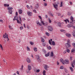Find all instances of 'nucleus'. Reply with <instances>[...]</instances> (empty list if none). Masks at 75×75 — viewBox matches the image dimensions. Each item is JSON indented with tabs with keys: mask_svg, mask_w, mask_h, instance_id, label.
<instances>
[{
	"mask_svg": "<svg viewBox=\"0 0 75 75\" xmlns=\"http://www.w3.org/2000/svg\"><path fill=\"white\" fill-rule=\"evenodd\" d=\"M8 11L11 14H12V12H13V11L11 10H13V8L12 7H8Z\"/></svg>",
	"mask_w": 75,
	"mask_h": 75,
	"instance_id": "1",
	"label": "nucleus"
},
{
	"mask_svg": "<svg viewBox=\"0 0 75 75\" xmlns=\"http://www.w3.org/2000/svg\"><path fill=\"white\" fill-rule=\"evenodd\" d=\"M3 37L4 38H7L8 39H7V40L9 41V39H8V34H6V33H5V34L4 35Z\"/></svg>",
	"mask_w": 75,
	"mask_h": 75,
	"instance_id": "2",
	"label": "nucleus"
},
{
	"mask_svg": "<svg viewBox=\"0 0 75 75\" xmlns=\"http://www.w3.org/2000/svg\"><path fill=\"white\" fill-rule=\"evenodd\" d=\"M53 6L56 9V10H58V8H57V7H58V5H57V4H56V3H54V4H53Z\"/></svg>",
	"mask_w": 75,
	"mask_h": 75,
	"instance_id": "3",
	"label": "nucleus"
},
{
	"mask_svg": "<svg viewBox=\"0 0 75 75\" xmlns=\"http://www.w3.org/2000/svg\"><path fill=\"white\" fill-rule=\"evenodd\" d=\"M49 31H51L53 30V29L52 28V27L51 26H49L47 27Z\"/></svg>",
	"mask_w": 75,
	"mask_h": 75,
	"instance_id": "4",
	"label": "nucleus"
},
{
	"mask_svg": "<svg viewBox=\"0 0 75 75\" xmlns=\"http://www.w3.org/2000/svg\"><path fill=\"white\" fill-rule=\"evenodd\" d=\"M27 14L29 16H33L32 12H30V11L27 12Z\"/></svg>",
	"mask_w": 75,
	"mask_h": 75,
	"instance_id": "5",
	"label": "nucleus"
},
{
	"mask_svg": "<svg viewBox=\"0 0 75 75\" xmlns=\"http://www.w3.org/2000/svg\"><path fill=\"white\" fill-rule=\"evenodd\" d=\"M65 46L67 48H69V47H71L70 43H66L65 44Z\"/></svg>",
	"mask_w": 75,
	"mask_h": 75,
	"instance_id": "6",
	"label": "nucleus"
},
{
	"mask_svg": "<svg viewBox=\"0 0 75 75\" xmlns=\"http://www.w3.org/2000/svg\"><path fill=\"white\" fill-rule=\"evenodd\" d=\"M75 64V60H74L71 63V67L73 68H74V65Z\"/></svg>",
	"mask_w": 75,
	"mask_h": 75,
	"instance_id": "7",
	"label": "nucleus"
},
{
	"mask_svg": "<svg viewBox=\"0 0 75 75\" xmlns=\"http://www.w3.org/2000/svg\"><path fill=\"white\" fill-rule=\"evenodd\" d=\"M44 68L45 70L47 71L48 70V68H49V66L47 65H45V66Z\"/></svg>",
	"mask_w": 75,
	"mask_h": 75,
	"instance_id": "8",
	"label": "nucleus"
},
{
	"mask_svg": "<svg viewBox=\"0 0 75 75\" xmlns=\"http://www.w3.org/2000/svg\"><path fill=\"white\" fill-rule=\"evenodd\" d=\"M73 23H72L71 24H68L67 26L68 28H70V27H71L73 26Z\"/></svg>",
	"mask_w": 75,
	"mask_h": 75,
	"instance_id": "9",
	"label": "nucleus"
},
{
	"mask_svg": "<svg viewBox=\"0 0 75 75\" xmlns=\"http://www.w3.org/2000/svg\"><path fill=\"white\" fill-rule=\"evenodd\" d=\"M41 23L43 25H44L45 26H46V25H47L48 24L47 23H46V24H45L44 22L42 21H41Z\"/></svg>",
	"mask_w": 75,
	"mask_h": 75,
	"instance_id": "10",
	"label": "nucleus"
},
{
	"mask_svg": "<svg viewBox=\"0 0 75 75\" xmlns=\"http://www.w3.org/2000/svg\"><path fill=\"white\" fill-rule=\"evenodd\" d=\"M66 35L67 37H71V35L69 33H66Z\"/></svg>",
	"mask_w": 75,
	"mask_h": 75,
	"instance_id": "11",
	"label": "nucleus"
},
{
	"mask_svg": "<svg viewBox=\"0 0 75 75\" xmlns=\"http://www.w3.org/2000/svg\"><path fill=\"white\" fill-rule=\"evenodd\" d=\"M60 61L61 62H62V64H63V65H64V64H65V63H64V61L63 59H60Z\"/></svg>",
	"mask_w": 75,
	"mask_h": 75,
	"instance_id": "12",
	"label": "nucleus"
},
{
	"mask_svg": "<svg viewBox=\"0 0 75 75\" xmlns=\"http://www.w3.org/2000/svg\"><path fill=\"white\" fill-rule=\"evenodd\" d=\"M28 70H31V66L30 65H28Z\"/></svg>",
	"mask_w": 75,
	"mask_h": 75,
	"instance_id": "13",
	"label": "nucleus"
},
{
	"mask_svg": "<svg viewBox=\"0 0 75 75\" xmlns=\"http://www.w3.org/2000/svg\"><path fill=\"white\" fill-rule=\"evenodd\" d=\"M64 62L65 64H69V61L68 60H65Z\"/></svg>",
	"mask_w": 75,
	"mask_h": 75,
	"instance_id": "14",
	"label": "nucleus"
},
{
	"mask_svg": "<svg viewBox=\"0 0 75 75\" xmlns=\"http://www.w3.org/2000/svg\"><path fill=\"white\" fill-rule=\"evenodd\" d=\"M27 61L28 62V63H30V59L29 58H28L27 59Z\"/></svg>",
	"mask_w": 75,
	"mask_h": 75,
	"instance_id": "15",
	"label": "nucleus"
},
{
	"mask_svg": "<svg viewBox=\"0 0 75 75\" xmlns=\"http://www.w3.org/2000/svg\"><path fill=\"white\" fill-rule=\"evenodd\" d=\"M52 45H55V43L54 41H52Z\"/></svg>",
	"mask_w": 75,
	"mask_h": 75,
	"instance_id": "16",
	"label": "nucleus"
},
{
	"mask_svg": "<svg viewBox=\"0 0 75 75\" xmlns=\"http://www.w3.org/2000/svg\"><path fill=\"white\" fill-rule=\"evenodd\" d=\"M18 13L19 14H22V13H23V11L21 10H20L19 11Z\"/></svg>",
	"mask_w": 75,
	"mask_h": 75,
	"instance_id": "17",
	"label": "nucleus"
},
{
	"mask_svg": "<svg viewBox=\"0 0 75 75\" xmlns=\"http://www.w3.org/2000/svg\"><path fill=\"white\" fill-rule=\"evenodd\" d=\"M4 6L5 7H8L9 6V4H4Z\"/></svg>",
	"mask_w": 75,
	"mask_h": 75,
	"instance_id": "18",
	"label": "nucleus"
},
{
	"mask_svg": "<svg viewBox=\"0 0 75 75\" xmlns=\"http://www.w3.org/2000/svg\"><path fill=\"white\" fill-rule=\"evenodd\" d=\"M39 6V5L38 4L36 5V6H35V8H38V7Z\"/></svg>",
	"mask_w": 75,
	"mask_h": 75,
	"instance_id": "19",
	"label": "nucleus"
},
{
	"mask_svg": "<svg viewBox=\"0 0 75 75\" xmlns=\"http://www.w3.org/2000/svg\"><path fill=\"white\" fill-rule=\"evenodd\" d=\"M73 19H74V18H73L72 16H71L70 17V20H71L72 22H73Z\"/></svg>",
	"mask_w": 75,
	"mask_h": 75,
	"instance_id": "20",
	"label": "nucleus"
},
{
	"mask_svg": "<svg viewBox=\"0 0 75 75\" xmlns=\"http://www.w3.org/2000/svg\"><path fill=\"white\" fill-rule=\"evenodd\" d=\"M50 55H51V57H52L54 56V54L53 53V52H51Z\"/></svg>",
	"mask_w": 75,
	"mask_h": 75,
	"instance_id": "21",
	"label": "nucleus"
},
{
	"mask_svg": "<svg viewBox=\"0 0 75 75\" xmlns=\"http://www.w3.org/2000/svg\"><path fill=\"white\" fill-rule=\"evenodd\" d=\"M49 55L50 54L49 53H48L47 54H45V57H48Z\"/></svg>",
	"mask_w": 75,
	"mask_h": 75,
	"instance_id": "22",
	"label": "nucleus"
},
{
	"mask_svg": "<svg viewBox=\"0 0 75 75\" xmlns=\"http://www.w3.org/2000/svg\"><path fill=\"white\" fill-rule=\"evenodd\" d=\"M14 18L16 20H18V17L17 16H15L14 17Z\"/></svg>",
	"mask_w": 75,
	"mask_h": 75,
	"instance_id": "23",
	"label": "nucleus"
},
{
	"mask_svg": "<svg viewBox=\"0 0 75 75\" xmlns=\"http://www.w3.org/2000/svg\"><path fill=\"white\" fill-rule=\"evenodd\" d=\"M29 43L30 44L32 45H34V43H33V42H30Z\"/></svg>",
	"mask_w": 75,
	"mask_h": 75,
	"instance_id": "24",
	"label": "nucleus"
},
{
	"mask_svg": "<svg viewBox=\"0 0 75 75\" xmlns=\"http://www.w3.org/2000/svg\"><path fill=\"white\" fill-rule=\"evenodd\" d=\"M58 25L60 27H61V23L60 22H59L58 23Z\"/></svg>",
	"mask_w": 75,
	"mask_h": 75,
	"instance_id": "25",
	"label": "nucleus"
},
{
	"mask_svg": "<svg viewBox=\"0 0 75 75\" xmlns=\"http://www.w3.org/2000/svg\"><path fill=\"white\" fill-rule=\"evenodd\" d=\"M75 48L74 47L73 49L72 50H71V52H74L75 51Z\"/></svg>",
	"mask_w": 75,
	"mask_h": 75,
	"instance_id": "26",
	"label": "nucleus"
},
{
	"mask_svg": "<svg viewBox=\"0 0 75 75\" xmlns=\"http://www.w3.org/2000/svg\"><path fill=\"white\" fill-rule=\"evenodd\" d=\"M37 24H39L40 26H42V24H41V23H39V22H38V23H37Z\"/></svg>",
	"mask_w": 75,
	"mask_h": 75,
	"instance_id": "27",
	"label": "nucleus"
},
{
	"mask_svg": "<svg viewBox=\"0 0 75 75\" xmlns=\"http://www.w3.org/2000/svg\"><path fill=\"white\" fill-rule=\"evenodd\" d=\"M47 49H48V50H51V47L50 46H48L47 47Z\"/></svg>",
	"mask_w": 75,
	"mask_h": 75,
	"instance_id": "28",
	"label": "nucleus"
},
{
	"mask_svg": "<svg viewBox=\"0 0 75 75\" xmlns=\"http://www.w3.org/2000/svg\"><path fill=\"white\" fill-rule=\"evenodd\" d=\"M9 27L10 28V29L11 30H13V28H12L11 26V25H9Z\"/></svg>",
	"mask_w": 75,
	"mask_h": 75,
	"instance_id": "29",
	"label": "nucleus"
},
{
	"mask_svg": "<svg viewBox=\"0 0 75 75\" xmlns=\"http://www.w3.org/2000/svg\"><path fill=\"white\" fill-rule=\"evenodd\" d=\"M66 43L70 44V43H69V40L68 39V40H67V43Z\"/></svg>",
	"mask_w": 75,
	"mask_h": 75,
	"instance_id": "30",
	"label": "nucleus"
},
{
	"mask_svg": "<svg viewBox=\"0 0 75 75\" xmlns=\"http://www.w3.org/2000/svg\"><path fill=\"white\" fill-rule=\"evenodd\" d=\"M34 51H35V52H36L37 51V48L36 47H35L34 48Z\"/></svg>",
	"mask_w": 75,
	"mask_h": 75,
	"instance_id": "31",
	"label": "nucleus"
},
{
	"mask_svg": "<svg viewBox=\"0 0 75 75\" xmlns=\"http://www.w3.org/2000/svg\"><path fill=\"white\" fill-rule=\"evenodd\" d=\"M17 21L18 23V24H21V22L20 21H19L18 20H17Z\"/></svg>",
	"mask_w": 75,
	"mask_h": 75,
	"instance_id": "32",
	"label": "nucleus"
},
{
	"mask_svg": "<svg viewBox=\"0 0 75 75\" xmlns=\"http://www.w3.org/2000/svg\"><path fill=\"white\" fill-rule=\"evenodd\" d=\"M66 51L67 52H68L69 53L70 52V50H69V49H67Z\"/></svg>",
	"mask_w": 75,
	"mask_h": 75,
	"instance_id": "33",
	"label": "nucleus"
},
{
	"mask_svg": "<svg viewBox=\"0 0 75 75\" xmlns=\"http://www.w3.org/2000/svg\"><path fill=\"white\" fill-rule=\"evenodd\" d=\"M38 62H40V57H38Z\"/></svg>",
	"mask_w": 75,
	"mask_h": 75,
	"instance_id": "34",
	"label": "nucleus"
},
{
	"mask_svg": "<svg viewBox=\"0 0 75 75\" xmlns=\"http://www.w3.org/2000/svg\"><path fill=\"white\" fill-rule=\"evenodd\" d=\"M72 35H73L74 37H75V34H74V33L72 32Z\"/></svg>",
	"mask_w": 75,
	"mask_h": 75,
	"instance_id": "35",
	"label": "nucleus"
},
{
	"mask_svg": "<svg viewBox=\"0 0 75 75\" xmlns=\"http://www.w3.org/2000/svg\"><path fill=\"white\" fill-rule=\"evenodd\" d=\"M61 69H64V67L62 66H61L60 67Z\"/></svg>",
	"mask_w": 75,
	"mask_h": 75,
	"instance_id": "36",
	"label": "nucleus"
},
{
	"mask_svg": "<svg viewBox=\"0 0 75 75\" xmlns=\"http://www.w3.org/2000/svg\"><path fill=\"white\" fill-rule=\"evenodd\" d=\"M41 41L42 42H44V39L43 38H41Z\"/></svg>",
	"mask_w": 75,
	"mask_h": 75,
	"instance_id": "37",
	"label": "nucleus"
},
{
	"mask_svg": "<svg viewBox=\"0 0 75 75\" xmlns=\"http://www.w3.org/2000/svg\"><path fill=\"white\" fill-rule=\"evenodd\" d=\"M60 7H62V2H61L60 5Z\"/></svg>",
	"mask_w": 75,
	"mask_h": 75,
	"instance_id": "38",
	"label": "nucleus"
},
{
	"mask_svg": "<svg viewBox=\"0 0 75 75\" xmlns=\"http://www.w3.org/2000/svg\"><path fill=\"white\" fill-rule=\"evenodd\" d=\"M27 49L28 50V51H30V48H29L27 46Z\"/></svg>",
	"mask_w": 75,
	"mask_h": 75,
	"instance_id": "39",
	"label": "nucleus"
},
{
	"mask_svg": "<svg viewBox=\"0 0 75 75\" xmlns=\"http://www.w3.org/2000/svg\"><path fill=\"white\" fill-rule=\"evenodd\" d=\"M70 69L71 71H73V68H72V67H70Z\"/></svg>",
	"mask_w": 75,
	"mask_h": 75,
	"instance_id": "40",
	"label": "nucleus"
},
{
	"mask_svg": "<svg viewBox=\"0 0 75 75\" xmlns=\"http://www.w3.org/2000/svg\"><path fill=\"white\" fill-rule=\"evenodd\" d=\"M46 34V35H47V36H49V35H50V34L49 33H47Z\"/></svg>",
	"mask_w": 75,
	"mask_h": 75,
	"instance_id": "41",
	"label": "nucleus"
},
{
	"mask_svg": "<svg viewBox=\"0 0 75 75\" xmlns=\"http://www.w3.org/2000/svg\"><path fill=\"white\" fill-rule=\"evenodd\" d=\"M49 43L51 45V42L50 41V40H49Z\"/></svg>",
	"mask_w": 75,
	"mask_h": 75,
	"instance_id": "42",
	"label": "nucleus"
},
{
	"mask_svg": "<svg viewBox=\"0 0 75 75\" xmlns=\"http://www.w3.org/2000/svg\"><path fill=\"white\" fill-rule=\"evenodd\" d=\"M0 22H1L2 23H3L4 22L3 20L1 19H0Z\"/></svg>",
	"mask_w": 75,
	"mask_h": 75,
	"instance_id": "43",
	"label": "nucleus"
},
{
	"mask_svg": "<svg viewBox=\"0 0 75 75\" xmlns=\"http://www.w3.org/2000/svg\"><path fill=\"white\" fill-rule=\"evenodd\" d=\"M36 71L37 72H40V69H37L36 70Z\"/></svg>",
	"mask_w": 75,
	"mask_h": 75,
	"instance_id": "44",
	"label": "nucleus"
},
{
	"mask_svg": "<svg viewBox=\"0 0 75 75\" xmlns=\"http://www.w3.org/2000/svg\"><path fill=\"white\" fill-rule=\"evenodd\" d=\"M44 4L45 6H47V4L46 3H45Z\"/></svg>",
	"mask_w": 75,
	"mask_h": 75,
	"instance_id": "45",
	"label": "nucleus"
},
{
	"mask_svg": "<svg viewBox=\"0 0 75 75\" xmlns=\"http://www.w3.org/2000/svg\"><path fill=\"white\" fill-rule=\"evenodd\" d=\"M64 21L66 22V24L67 23V19L64 20Z\"/></svg>",
	"mask_w": 75,
	"mask_h": 75,
	"instance_id": "46",
	"label": "nucleus"
},
{
	"mask_svg": "<svg viewBox=\"0 0 75 75\" xmlns=\"http://www.w3.org/2000/svg\"><path fill=\"white\" fill-rule=\"evenodd\" d=\"M49 21L50 23H51V20L50 19H49Z\"/></svg>",
	"mask_w": 75,
	"mask_h": 75,
	"instance_id": "47",
	"label": "nucleus"
},
{
	"mask_svg": "<svg viewBox=\"0 0 75 75\" xmlns=\"http://www.w3.org/2000/svg\"><path fill=\"white\" fill-rule=\"evenodd\" d=\"M19 20H20V21H21L22 20H21V17H19Z\"/></svg>",
	"mask_w": 75,
	"mask_h": 75,
	"instance_id": "48",
	"label": "nucleus"
},
{
	"mask_svg": "<svg viewBox=\"0 0 75 75\" xmlns=\"http://www.w3.org/2000/svg\"><path fill=\"white\" fill-rule=\"evenodd\" d=\"M57 16H61V13H57Z\"/></svg>",
	"mask_w": 75,
	"mask_h": 75,
	"instance_id": "49",
	"label": "nucleus"
},
{
	"mask_svg": "<svg viewBox=\"0 0 75 75\" xmlns=\"http://www.w3.org/2000/svg\"><path fill=\"white\" fill-rule=\"evenodd\" d=\"M66 52H67V51L66 50H65L63 52V54H65V53H66Z\"/></svg>",
	"mask_w": 75,
	"mask_h": 75,
	"instance_id": "50",
	"label": "nucleus"
},
{
	"mask_svg": "<svg viewBox=\"0 0 75 75\" xmlns=\"http://www.w3.org/2000/svg\"><path fill=\"white\" fill-rule=\"evenodd\" d=\"M23 65H22L21 66V69L22 70H23Z\"/></svg>",
	"mask_w": 75,
	"mask_h": 75,
	"instance_id": "51",
	"label": "nucleus"
},
{
	"mask_svg": "<svg viewBox=\"0 0 75 75\" xmlns=\"http://www.w3.org/2000/svg\"><path fill=\"white\" fill-rule=\"evenodd\" d=\"M23 26L20 27V29L21 30H23Z\"/></svg>",
	"mask_w": 75,
	"mask_h": 75,
	"instance_id": "52",
	"label": "nucleus"
},
{
	"mask_svg": "<svg viewBox=\"0 0 75 75\" xmlns=\"http://www.w3.org/2000/svg\"><path fill=\"white\" fill-rule=\"evenodd\" d=\"M43 75H44L45 74V70L43 71Z\"/></svg>",
	"mask_w": 75,
	"mask_h": 75,
	"instance_id": "53",
	"label": "nucleus"
},
{
	"mask_svg": "<svg viewBox=\"0 0 75 75\" xmlns=\"http://www.w3.org/2000/svg\"><path fill=\"white\" fill-rule=\"evenodd\" d=\"M27 28H28V30H30V27L28 26H27Z\"/></svg>",
	"mask_w": 75,
	"mask_h": 75,
	"instance_id": "54",
	"label": "nucleus"
},
{
	"mask_svg": "<svg viewBox=\"0 0 75 75\" xmlns=\"http://www.w3.org/2000/svg\"><path fill=\"white\" fill-rule=\"evenodd\" d=\"M60 31H61V32H64V30H60Z\"/></svg>",
	"mask_w": 75,
	"mask_h": 75,
	"instance_id": "55",
	"label": "nucleus"
},
{
	"mask_svg": "<svg viewBox=\"0 0 75 75\" xmlns=\"http://www.w3.org/2000/svg\"><path fill=\"white\" fill-rule=\"evenodd\" d=\"M42 51L43 52H44V53H46V51H45V50H43Z\"/></svg>",
	"mask_w": 75,
	"mask_h": 75,
	"instance_id": "56",
	"label": "nucleus"
},
{
	"mask_svg": "<svg viewBox=\"0 0 75 75\" xmlns=\"http://www.w3.org/2000/svg\"><path fill=\"white\" fill-rule=\"evenodd\" d=\"M16 16H18V12H16Z\"/></svg>",
	"mask_w": 75,
	"mask_h": 75,
	"instance_id": "57",
	"label": "nucleus"
},
{
	"mask_svg": "<svg viewBox=\"0 0 75 75\" xmlns=\"http://www.w3.org/2000/svg\"><path fill=\"white\" fill-rule=\"evenodd\" d=\"M23 27H24V28H26V27H25V24H23Z\"/></svg>",
	"mask_w": 75,
	"mask_h": 75,
	"instance_id": "58",
	"label": "nucleus"
},
{
	"mask_svg": "<svg viewBox=\"0 0 75 75\" xmlns=\"http://www.w3.org/2000/svg\"><path fill=\"white\" fill-rule=\"evenodd\" d=\"M39 18H40V19H41V20H42V18H41V16H39Z\"/></svg>",
	"mask_w": 75,
	"mask_h": 75,
	"instance_id": "59",
	"label": "nucleus"
},
{
	"mask_svg": "<svg viewBox=\"0 0 75 75\" xmlns=\"http://www.w3.org/2000/svg\"><path fill=\"white\" fill-rule=\"evenodd\" d=\"M45 17L46 18H48V16H47V15H45Z\"/></svg>",
	"mask_w": 75,
	"mask_h": 75,
	"instance_id": "60",
	"label": "nucleus"
},
{
	"mask_svg": "<svg viewBox=\"0 0 75 75\" xmlns=\"http://www.w3.org/2000/svg\"><path fill=\"white\" fill-rule=\"evenodd\" d=\"M27 7L28 8H30V7H29V6L28 5H27Z\"/></svg>",
	"mask_w": 75,
	"mask_h": 75,
	"instance_id": "61",
	"label": "nucleus"
},
{
	"mask_svg": "<svg viewBox=\"0 0 75 75\" xmlns=\"http://www.w3.org/2000/svg\"><path fill=\"white\" fill-rule=\"evenodd\" d=\"M33 11L35 12V13H37V12L36 11V10H34Z\"/></svg>",
	"mask_w": 75,
	"mask_h": 75,
	"instance_id": "62",
	"label": "nucleus"
},
{
	"mask_svg": "<svg viewBox=\"0 0 75 75\" xmlns=\"http://www.w3.org/2000/svg\"><path fill=\"white\" fill-rule=\"evenodd\" d=\"M72 27V28H74V29H75V26H73Z\"/></svg>",
	"mask_w": 75,
	"mask_h": 75,
	"instance_id": "63",
	"label": "nucleus"
},
{
	"mask_svg": "<svg viewBox=\"0 0 75 75\" xmlns=\"http://www.w3.org/2000/svg\"><path fill=\"white\" fill-rule=\"evenodd\" d=\"M16 73L17 74H19V72L18 71H17L16 72Z\"/></svg>",
	"mask_w": 75,
	"mask_h": 75,
	"instance_id": "64",
	"label": "nucleus"
}]
</instances>
